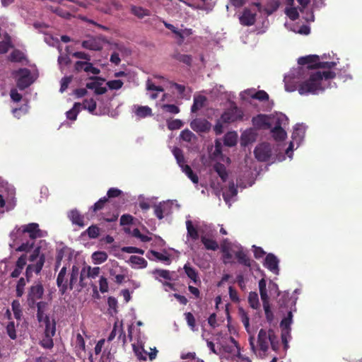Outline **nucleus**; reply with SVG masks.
Masks as SVG:
<instances>
[{"mask_svg": "<svg viewBox=\"0 0 362 362\" xmlns=\"http://www.w3.org/2000/svg\"><path fill=\"white\" fill-rule=\"evenodd\" d=\"M170 207V201L163 202L155 206L154 213L155 215L159 218L162 219L164 216V214L168 212Z\"/></svg>", "mask_w": 362, "mask_h": 362, "instance_id": "nucleus-31", "label": "nucleus"}, {"mask_svg": "<svg viewBox=\"0 0 362 362\" xmlns=\"http://www.w3.org/2000/svg\"><path fill=\"white\" fill-rule=\"evenodd\" d=\"M91 259L95 264H100L107 259V254L104 251H96L92 254Z\"/></svg>", "mask_w": 362, "mask_h": 362, "instance_id": "nucleus-38", "label": "nucleus"}, {"mask_svg": "<svg viewBox=\"0 0 362 362\" xmlns=\"http://www.w3.org/2000/svg\"><path fill=\"white\" fill-rule=\"evenodd\" d=\"M133 112L138 118H144L152 115V110L148 106L134 105Z\"/></svg>", "mask_w": 362, "mask_h": 362, "instance_id": "nucleus-29", "label": "nucleus"}, {"mask_svg": "<svg viewBox=\"0 0 362 362\" xmlns=\"http://www.w3.org/2000/svg\"><path fill=\"white\" fill-rule=\"evenodd\" d=\"M67 263L62 265L57 278V284L62 293L69 290V275L67 274Z\"/></svg>", "mask_w": 362, "mask_h": 362, "instance_id": "nucleus-19", "label": "nucleus"}, {"mask_svg": "<svg viewBox=\"0 0 362 362\" xmlns=\"http://www.w3.org/2000/svg\"><path fill=\"white\" fill-rule=\"evenodd\" d=\"M132 13L139 18L149 16V11L142 7L132 6L131 7Z\"/></svg>", "mask_w": 362, "mask_h": 362, "instance_id": "nucleus-49", "label": "nucleus"}, {"mask_svg": "<svg viewBox=\"0 0 362 362\" xmlns=\"http://www.w3.org/2000/svg\"><path fill=\"white\" fill-rule=\"evenodd\" d=\"M129 262L131 264L132 267L134 269H143L147 266L146 260L144 257L139 256H131Z\"/></svg>", "mask_w": 362, "mask_h": 362, "instance_id": "nucleus-32", "label": "nucleus"}, {"mask_svg": "<svg viewBox=\"0 0 362 362\" xmlns=\"http://www.w3.org/2000/svg\"><path fill=\"white\" fill-rule=\"evenodd\" d=\"M284 148L281 144L272 147L268 143H262L255 149L256 158L259 161H282L286 159V152L283 153Z\"/></svg>", "mask_w": 362, "mask_h": 362, "instance_id": "nucleus-7", "label": "nucleus"}, {"mask_svg": "<svg viewBox=\"0 0 362 362\" xmlns=\"http://www.w3.org/2000/svg\"><path fill=\"white\" fill-rule=\"evenodd\" d=\"M100 269L98 267H91L87 266L83 268L82 272L86 273L87 276L90 279H95L100 274Z\"/></svg>", "mask_w": 362, "mask_h": 362, "instance_id": "nucleus-44", "label": "nucleus"}, {"mask_svg": "<svg viewBox=\"0 0 362 362\" xmlns=\"http://www.w3.org/2000/svg\"><path fill=\"white\" fill-rule=\"evenodd\" d=\"M82 46L86 49H89L91 50H100L101 49L100 42L93 38L83 41Z\"/></svg>", "mask_w": 362, "mask_h": 362, "instance_id": "nucleus-43", "label": "nucleus"}, {"mask_svg": "<svg viewBox=\"0 0 362 362\" xmlns=\"http://www.w3.org/2000/svg\"><path fill=\"white\" fill-rule=\"evenodd\" d=\"M11 39L8 34L4 35L3 41L0 42V54H4L7 52L8 49L11 47Z\"/></svg>", "mask_w": 362, "mask_h": 362, "instance_id": "nucleus-50", "label": "nucleus"}, {"mask_svg": "<svg viewBox=\"0 0 362 362\" xmlns=\"http://www.w3.org/2000/svg\"><path fill=\"white\" fill-rule=\"evenodd\" d=\"M18 325V322L17 324H16L13 320H11L7 323V325L6 326V333L11 339H15L17 337L16 327Z\"/></svg>", "mask_w": 362, "mask_h": 362, "instance_id": "nucleus-46", "label": "nucleus"}, {"mask_svg": "<svg viewBox=\"0 0 362 362\" xmlns=\"http://www.w3.org/2000/svg\"><path fill=\"white\" fill-rule=\"evenodd\" d=\"M183 125V122L178 119H173L168 122V128L170 130L179 129Z\"/></svg>", "mask_w": 362, "mask_h": 362, "instance_id": "nucleus-57", "label": "nucleus"}, {"mask_svg": "<svg viewBox=\"0 0 362 362\" xmlns=\"http://www.w3.org/2000/svg\"><path fill=\"white\" fill-rule=\"evenodd\" d=\"M87 233L90 238H95L99 235V228L95 226H91L87 229Z\"/></svg>", "mask_w": 362, "mask_h": 362, "instance_id": "nucleus-64", "label": "nucleus"}, {"mask_svg": "<svg viewBox=\"0 0 362 362\" xmlns=\"http://www.w3.org/2000/svg\"><path fill=\"white\" fill-rule=\"evenodd\" d=\"M285 26L293 32L300 35H308L310 32V27L305 25H303L301 26L293 25L292 26H290L288 23H285Z\"/></svg>", "mask_w": 362, "mask_h": 362, "instance_id": "nucleus-35", "label": "nucleus"}, {"mask_svg": "<svg viewBox=\"0 0 362 362\" xmlns=\"http://www.w3.org/2000/svg\"><path fill=\"white\" fill-rule=\"evenodd\" d=\"M190 127L197 133H206L211 129V124L205 119L197 118L191 122Z\"/></svg>", "mask_w": 362, "mask_h": 362, "instance_id": "nucleus-20", "label": "nucleus"}, {"mask_svg": "<svg viewBox=\"0 0 362 362\" xmlns=\"http://www.w3.org/2000/svg\"><path fill=\"white\" fill-rule=\"evenodd\" d=\"M306 127L303 124H296L293 127V132L292 134V141L290 142L288 147L285 150L286 156L289 158L293 157V151L295 145L296 148L299 146L300 143L303 141Z\"/></svg>", "mask_w": 362, "mask_h": 362, "instance_id": "nucleus-12", "label": "nucleus"}, {"mask_svg": "<svg viewBox=\"0 0 362 362\" xmlns=\"http://www.w3.org/2000/svg\"><path fill=\"white\" fill-rule=\"evenodd\" d=\"M70 248L65 245H60L57 249L55 269H57L62 264L67 263L69 266V260L70 259Z\"/></svg>", "mask_w": 362, "mask_h": 362, "instance_id": "nucleus-18", "label": "nucleus"}, {"mask_svg": "<svg viewBox=\"0 0 362 362\" xmlns=\"http://www.w3.org/2000/svg\"><path fill=\"white\" fill-rule=\"evenodd\" d=\"M221 250L223 253L224 264L232 263L233 257L235 256L240 264L248 267H251V260L238 243H232L228 239H224L221 244Z\"/></svg>", "mask_w": 362, "mask_h": 362, "instance_id": "nucleus-5", "label": "nucleus"}, {"mask_svg": "<svg viewBox=\"0 0 362 362\" xmlns=\"http://www.w3.org/2000/svg\"><path fill=\"white\" fill-rule=\"evenodd\" d=\"M86 88L93 90L95 94L102 95L107 91V88L104 84V81L95 78L86 83Z\"/></svg>", "mask_w": 362, "mask_h": 362, "instance_id": "nucleus-24", "label": "nucleus"}, {"mask_svg": "<svg viewBox=\"0 0 362 362\" xmlns=\"http://www.w3.org/2000/svg\"><path fill=\"white\" fill-rule=\"evenodd\" d=\"M180 137L182 140L190 142L193 139H195V135L189 130L185 129L181 132L180 133Z\"/></svg>", "mask_w": 362, "mask_h": 362, "instance_id": "nucleus-59", "label": "nucleus"}, {"mask_svg": "<svg viewBox=\"0 0 362 362\" xmlns=\"http://www.w3.org/2000/svg\"><path fill=\"white\" fill-rule=\"evenodd\" d=\"M256 90L255 88H249L247 90H245L244 91H242L240 93V96L242 100H247L249 98H255V93Z\"/></svg>", "mask_w": 362, "mask_h": 362, "instance_id": "nucleus-54", "label": "nucleus"}, {"mask_svg": "<svg viewBox=\"0 0 362 362\" xmlns=\"http://www.w3.org/2000/svg\"><path fill=\"white\" fill-rule=\"evenodd\" d=\"M24 57V54L19 50H13L10 55V59L12 62H21Z\"/></svg>", "mask_w": 362, "mask_h": 362, "instance_id": "nucleus-60", "label": "nucleus"}, {"mask_svg": "<svg viewBox=\"0 0 362 362\" xmlns=\"http://www.w3.org/2000/svg\"><path fill=\"white\" fill-rule=\"evenodd\" d=\"M117 336L118 337V339L123 337V341L125 340V334L123 330V322L122 321H119L118 319L114 323L113 329L107 337V341H112Z\"/></svg>", "mask_w": 362, "mask_h": 362, "instance_id": "nucleus-25", "label": "nucleus"}, {"mask_svg": "<svg viewBox=\"0 0 362 362\" xmlns=\"http://www.w3.org/2000/svg\"><path fill=\"white\" fill-rule=\"evenodd\" d=\"M27 258L25 255H22L16 262V267L11 274L13 278H17L21 274L24 267L26 264Z\"/></svg>", "mask_w": 362, "mask_h": 362, "instance_id": "nucleus-30", "label": "nucleus"}, {"mask_svg": "<svg viewBox=\"0 0 362 362\" xmlns=\"http://www.w3.org/2000/svg\"><path fill=\"white\" fill-rule=\"evenodd\" d=\"M30 264L25 271L26 276L29 279L33 272L38 274L42 269L45 263V256L40 255V247L35 248L28 259Z\"/></svg>", "mask_w": 362, "mask_h": 362, "instance_id": "nucleus-10", "label": "nucleus"}, {"mask_svg": "<svg viewBox=\"0 0 362 362\" xmlns=\"http://www.w3.org/2000/svg\"><path fill=\"white\" fill-rule=\"evenodd\" d=\"M185 319L187 320V325L190 327L192 330H196L195 319L193 315L191 313H185Z\"/></svg>", "mask_w": 362, "mask_h": 362, "instance_id": "nucleus-63", "label": "nucleus"}, {"mask_svg": "<svg viewBox=\"0 0 362 362\" xmlns=\"http://www.w3.org/2000/svg\"><path fill=\"white\" fill-rule=\"evenodd\" d=\"M254 139V136L251 131L245 132L241 136V144L246 146Z\"/></svg>", "mask_w": 362, "mask_h": 362, "instance_id": "nucleus-55", "label": "nucleus"}, {"mask_svg": "<svg viewBox=\"0 0 362 362\" xmlns=\"http://www.w3.org/2000/svg\"><path fill=\"white\" fill-rule=\"evenodd\" d=\"M185 272L187 276L195 284L200 282L198 274L195 269L189 266V264H185L184 266Z\"/></svg>", "mask_w": 362, "mask_h": 362, "instance_id": "nucleus-37", "label": "nucleus"}, {"mask_svg": "<svg viewBox=\"0 0 362 362\" xmlns=\"http://www.w3.org/2000/svg\"><path fill=\"white\" fill-rule=\"evenodd\" d=\"M187 235L185 243L188 245L191 250L195 251V245L194 242L198 240L199 233L204 234V230L202 226H194L191 220L186 221Z\"/></svg>", "mask_w": 362, "mask_h": 362, "instance_id": "nucleus-15", "label": "nucleus"}, {"mask_svg": "<svg viewBox=\"0 0 362 362\" xmlns=\"http://www.w3.org/2000/svg\"><path fill=\"white\" fill-rule=\"evenodd\" d=\"M172 152L182 172L188 177L189 179H190V180L194 184H198V176L193 173L192 170L189 165L185 164V159L182 150L178 148H174L172 150Z\"/></svg>", "mask_w": 362, "mask_h": 362, "instance_id": "nucleus-16", "label": "nucleus"}, {"mask_svg": "<svg viewBox=\"0 0 362 362\" xmlns=\"http://www.w3.org/2000/svg\"><path fill=\"white\" fill-rule=\"evenodd\" d=\"M339 59L334 54L322 56L308 55L300 57L298 63L301 66L292 69L285 76V89L288 92L298 90L301 95H317L332 87L331 80L336 76L332 71H320L317 69H330L339 64Z\"/></svg>", "mask_w": 362, "mask_h": 362, "instance_id": "nucleus-1", "label": "nucleus"}, {"mask_svg": "<svg viewBox=\"0 0 362 362\" xmlns=\"http://www.w3.org/2000/svg\"><path fill=\"white\" fill-rule=\"evenodd\" d=\"M3 190L0 193V207L6 208V210L13 209L16 205L15 194L16 191L13 185L6 184L3 187Z\"/></svg>", "mask_w": 362, "mask_h": 362, "instance_id": "nucleus-13", "label": "nucleus"}, {"mask_svg": "<svg viewBox=\"0 0 362 362\" xmlns=\"http://www.w3.org/2000/svg\"><path fill=\"white\" fill-rule=\"evenodd\" d=\"M79 268L77 266H73L71 268V272L69 275V289L71 290L79 282L80 284L83 281V272H81L79 275Z\"/></svg>", "mask_w": 362, "mask_h": 362, "instance_id": "nucleus-22", "label": "nucleus"}, {"mask_svg": "<svg viewBox=\"0 0 362 362\" xmlns=\"http://www.w3.org/2000/svg\"><path fill=\"white\" fill-rule=\"evenodd\" d=\"M201 240L206 250L215 251L218 248L217 242L209 238L207 235L202 234Z\"/></svg>", "mask_w": 362, "mask_h": 362, "instance_id": "nucleus-34", "label": "nucleus"}, {"mask_svg": "<svg viewBox=\"0 0 362 362\" xmlns=\"http://www.w3.org/2000/svg\"><path fill=\"white\" fill-rule=\"evenodd\" d=\"M108 312L111 315L117 313V300L114 297H109L107 299Z\"/></svg>", "mask_w": 362, "mask_h": 362, "instance_id": "nucleus-52", "label": "nucleus"}, {"mask_svg": "<svg viewBox=\"0 0 362 362\" xmlns=\"http://www.w3.org/2000/svg\"><path fill=\"white\" fill-rule=\"evenodd\" d=\"M47 235L45 230H42L39 228V225L35 223H31L27 225H23L21 228L14 229L11 233V237L14 241L18 238L25 239L29 236L30 240L26 243H23L20 246L16 248V250L19 252H28L34 245V240L37 238H42Z\"/></svg>", "mask_w": 362, "mask_h": 362, "instance_id": "nucleus-3", "label": "nucleus"}, {"mask_svg": "<svg viewBox=\"0 0 362 362\" xmlns=\"http://www.w3.org/2000/svg\"><path fill=\"white\" fill-rule=\"evenodd\" d=\"M310 0H286L285 13L292 21L299 17V13H303Z\"/></svg>", "mask_w": 362, "mask_h": 362, "instance_id": "nucleus-9", "label": "nucleus"}, {"mask_svg": "<svg viewBox=\"0 0 362 362\" xmlns=\"http://www.w3.org/2000/svg\"><path fill=\"white\" fill-rule=\"evenodd\" d=\"M81 110V104L80 103H75L73 107L66 112L67 119L75 121Z\"/></svg>", "mask_w": 362, "mask_h": 362, "instance_id": "nucleus-40", "label": "nucleus"}, {"mask_svg": "<svg viewBox=\"0 0 362 362\" xmlns=\"http://www.w3.org/2000/svg\"><path fill=\"white\" fill-rule=\"evenodd\" d=\"M221 119L224 123H232L237 120L243 119V111L236 106H233L228 110H226L221 115Z\"/></svg>", "mask_w": 362, "mask_h": 362, "instance_id": "nucleus-17", "label": "nucleus"}, {"mask_svg": "<svg viewBox=\"0 0 362 362\" xmlns=\"http://www.w3.org/2000/svg\"><path fill=\"white\" fill-rule=\"evenodd\" d=\"M239 313L240 315L242 322H243L244 327H245L246 330L249 332H250L249 331L250 318H249L247 314L243 309H240Z\"/></svg>", "mask_w": 362, "mask_h": 362, "instance_id": "nucleus-58", "label": "nucleus"}, {"mask_svg": "<svg viewBox=\"0 0 362 362\" xmlns=\"http://www.w3.org/2000/svg\"><path fill=\"white\" fill-rule=\"evenodd\" d=\"M37 317L41 326H45V334L47 337H53L55 334V322L51 320L45 314V311L47 308V303L45 302H39L37 303Z\"/></svg>", "mask_w": 362, "mask_h": 362, "instance_id": "nucleus-8", "label": "nucleus"}, {"mask_svg": "<svg viewBox=\"0 0 362 362\" xmlns=\"http://www.w3.org/2000/svg\"><path fill=\"white\" fill-rule=\"evenodd\" d=\"M99 288L103 293L108 291L109 286L107 279L103 276H101L99 279Z\"/></svg>", "mask_w": 362, "mask_h": 362, "instance_id": "nucleus-61", "label": "nucleus"}, {"mask_svg": "<svg viewBox=\"0 0 362 362\" xmlns=\"http://www.w3.org/2000/svg\"><path fill=\"white\" fill-rule=\"evenodd\" d=\"M254 126L259 128H272V134L276 141H283L286 137L284 127L288 124V117L283 113L258 115L252 119Z\"/></svg>", "mask_w": 362, "mask_h": 362, "instance_id": "nucleus-2", "label": "nucleus"}, {"mask_svg": "<svg viewBox=\"0 0 362 362\" xmlns=\"http://www.w3.org/2000/svg\"><path fill=\"white\" fill-rule=\"evenodd\" d=\"M13 75L16 79L18 87L22 90L31 85L37 77L35 71H31L28 69H21L13 71Z\"/></svg>", "mask_w": 362, "mask_h": 362, "instance_id": "nucleus-11", "label": "nucleus"}, {"mask_svg": "<svg viewBox=\"0 0 362 362\" xmlns=\"http://www.w3.org/2000/svg\"><path fill=\"white\" fill-rule=\"evenodd\" d=\"M237 193V189L233 183H230L228 188L223 192L224 201L229 206L235 200Z\"/></svg>", "mask_w": 362, "mask_h": 362, "instance_id": "nucleus-28", "label": "nucleus"}, {"mask_svg": "<svg viewBox=\"0 0 362 362\" xmlns=\"http://www.w3.org/2000/svg\"><path fill=\"white\" fill-rule=\"evenodd\" d=\"M206 98L203 95H197L194 98V103L192 106L191 110L192 112H197L201 107H203L205 103Z\"/></svg>", "mask_w": 362, "mask_h": 362, "instance_id": "nucleus-47", "label": "nucleus"}, {"mask_svg": "<svg viewBox=\"0 0 362 362\" xmlns=\"http://www.w3.org/2000/svg\"><path fill=\"white\" fill-rule=\"evenodd\" d=\"M110 99L105 98V103L103 104V107L99 105L97 110V104L95 100L93 98L85 99L81 104V109L87 110L90 114L95 115H101L105 114L110 109Z\"/></svg>", "mask_w": 362, "mask_h": 362, "instance_id": "nucleus-14", "label": "nucleus"}, {"mask_svg": "<svg viewBox=\"0 0 362 362\" xmlns=\"http://www.w3.org/2000/svg\"><path fill=\"white\" fill-rule=\"evenodd\" d=\"M133 349L138 357V358L141 360H146L147 358L148 352L146 351L142 346L139 345H133Z\"/></svg>", "mask_w": 362, "mask_h": 362, "instance_id": "nucleus-51", "label": "nucleus"}, {"mask_svg": "<svg viewBox=\"0 0 362 362\" xmlns=\"http://www.w3.org/2000/svg\"><path fill=\"white\" fill-rule=\"evenodd\" d=\"M249 342L252 351L255 354H257V351H259L258 354L261 356H264L270 345L274 350H276L279 346L278 338L272 329H261L259 330L257 346L255 344V339L252 336L250 337Z\"/></svg>", "mask_w": 362, "mask_h": 362, "instance_id": "nucleus-4", "label": "nucleus"}, {"mask_svg": "<svg viewBox=\"0 0 362 362\" xmlns=\"http://www.w3.org/2000/svg\"><path fill=\"white\" fill-rule=\"evenodd\" d=\"M43 294V288L41 284H36L31 287L30 291V296L33 299H39L42 297Z\"/></svg>", "mask_w": 362, "mask_h": 362, "instance_id": "nucleus-45", "label": "nucleus"}, {"mask_svg": "<svg viewBox=\"0 0 362 362\" xmlns=\"http://www.w3.org/2000/svg\"><path fill=\"white\" fill-rule=\"evenodd\" d=\"M163 23L166 28L170 30L176 35L179 39V42H182L186 37H188L192 34L191 29L185 28L180 30L166 21H163Z\"/></svg>", "mask_w": 362, "mask_h": 362, "instance_id": "nucleus-23", "label": "nucleus"}, {"mask_svg": "<svg viewBox=\"0 0 362 362\" xmlns=\"http://www.w3.org/2000/svg\"><path fill=\"white\" fill-rule=\"evenodd\" d=\"M153 274L155 278L159 281H162V279L171 280V272L165 269H155L153 271Z\"/></svg>", "mask_w": 362, "mask_h": 362, "instance_id": "nucleus-39", "label": "nucleus"}, {"mask_svg": "<svg viewBox=\"0 0 362 362\" xmlns=\"http://www.w3.org/2000/svg\"><path fill=\"white\" fill-rule=\"evenodd\" d=\"M288 296V293H284L282 298L279 300L281 306H284L290 309L287 316L281 320L280 324L281 329V340L285 349L288 348V343L291 338L290 327L293 322L292 313L293 311H296V303L297 300V297L292 296L288 301H286V298H287Z\"/></svg>", "mask_w": 362, "mask_h": 362, "instance_id": "nucleus-6", "label": "nucleus"}, {"mask_svg": "<svg viewBox=\"0 0 362 362\" xmlns=\"http://www.w3.org/2000/svg\"><path fill=\"white\" fill-rule=\"evenodd\" d=\"M238 141V134L235 132H228L224 136L223 143L227 146H234Z\"/></svg>", "mask_w": 362, "mask_h": 362, "instance_id": "nucleus-36", "label": "nucleus"}, {"mask_svg": "<svg viewBox=\"0 0 362 362\" xmlns=\"http://www.w3.org/2000/svg\"><path fill=\"white\" fill-rule=\"evenodd\" d=\"M75 69L77 71L83 70L86 72L93 75H97L100 73V70L98 68L94 67L91 63L88 62H77L75 64Z\"/></svg>", "mask_w": 362, "mask_h": 362, "instance_id": "nucleus-27", "label": "nucleus"}, {"mask_svg": "<svg viewBox=\"0 0 362 362\" xmlns=\"http://www.w3.org/2000/svg\"><path fill=\"white\" fill-rule=\"evenodd\" d=\"M214 170L218 175L223 182H226L228 177V173L223 164L216 163L214 165Z\"/></svg>", "mask_w": 362, "mask_h": 362, "instance_id": "nucleus-41", "label": "nucleus"}, {"mask_svg": "<svg viewBox=\"0 0 362 362\" xmlns=\"http://www.w3.org/2000/svg\"><path fill=\"white\" fill-rule=\"evenodd\" d=\"M28 111V105H25L20 108H14L12 110V112L14 115V117L17 118H20L23 115H25Z\"/></svg>", "mask_w": 362, "mask_h": 362, "instance_id": "nucleus-56", "label": "nucleus"}, {"mask_svg": "<svg viewBox=\"0 0 362 362\" xmlns=\"http://www.w3.org/2000/svg\"><path fill=\"white\" fill-rule=\"evenodd\" d=\"M69 218L74 224L78 225L81 227L84 226L83 222V217L80 215L77 210H72L69 213Z\"/></svg>", "mask_w": 362, "mask_h": 362, "instance_id": "nucleus-42", "label": "nucleus"}, {"mask_svg": "<svg viewBox=\"0 0 362 362\" xmlns=\"http://www.w3.org/2000/svg\"><path fill=\"white\" fill-rule=\"evenodd\" d=\"M279 260L277 257L269 253L264 259V266L270 272L277 275L279 272Z\"/></svg>", "mask_w": 362, "mask_h": 362, "instance_id": "nucleus-21", "label": "nucleus"}, {"mask_svg": "<svg viewBox=\"0 0 362 362\" xmlns=\"http://www.w3.org/2000/svg\"><path fill=\"white\" fill-rule=\"evenodd\" d=\"M146 256L150 259H156L167 264H169L170 262V257L167 255L154 250L148 252Z\"/></svg>", "mask_w": 362, "mask_h": 362, "instance_id": "nucleus-33", "label": "nucleus"}, {"mask_svg": "<svg viewBox=\"0 0 362 362\" xmlns=\"http://www.w3.org/2000/svg\"><path fill=\"white\" fill-rule=\"evenodd\" d=\"M248 302L253 309H257L259 305L258 295L256 293H250L248 296Z\"/></svg>", "mask_w": 362, "mask_h": 362, "instance_id": "nucleus-53", "label": "nucleus"}, {"mask_svg": "<svg viewBox=\"0 0 362 362\" xmlns=\"http://www.w3.org/2000/svg\"><path fill=\"white\" fill-rule=\"evenodd\" d=\"M11 307L15 318L17 321L21 320L23 316V312L19 301L13 300L12 302Z\"/></svg>", "mask_w": 362, "mask_h": 362, "instance_id": "nucleus-48", "label": "nucleus"}, {"mask_svg": "<svg viewBox=\"0 0 362 362\" xmlns=\"http://www.w3.org/2000/svg\"><path fill=\"white\" fill-rule=\"evenodd\" d=\"M146 88L148 91L163 92V88L161 86H156L151 80L146 81Z\"/></svg>", "mask_w": 362, "mask_h": 362, "instance_id": "nucleus-62", "label": "nucleus"}, {"mask_svg": "<svg viewBox=\"0 0 362 362\" xmlns=\"http://www.w3.org/2000/svg\"><path fill=\"white\" fill-rule=\"evenodd\" d=\"M256 13L250 9H245L240 16V22L243 25L250 26L255 22Z\"/></svg>", "mask_w": 362, "mask_h": 362, "instance_id": "nucleus-26", "label": "nucleus"}]
</instances>
